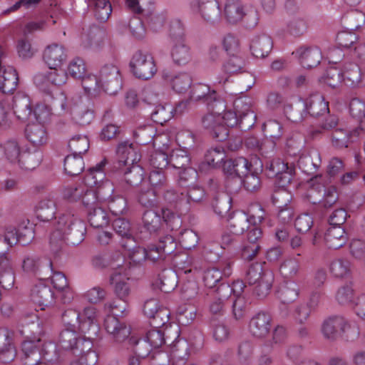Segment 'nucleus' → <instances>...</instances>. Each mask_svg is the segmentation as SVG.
<instances>
[{
  "label": "nucleus",
  "mask_w": 365,
  "mask_h": 365,
  "mask_svg": "<svg viewBox=\"0 0 365 365\" xmlns=\"http://www.w3.org/2000/svg\"><path fill=\"white\" fill-rule=\"evenodd\" d=\"M223 14L227 21L232 24L240 21L248 14L240 0H226Z\"/></svg>",
  "instance_id": "obj_28"
},
{
  "label": "nucleus",
  "mask_w": 365,
  "mask_h": 365,
  "mask_svg": "<svg viewBox=\"0 0 365 365\" xmlns=\"http://www.w3.org/2000/svg\"><path fill=\"white\" fill-rule=\"evenodd\" d=\"M320 81L331 88H336L342 82V72L335 67H331Z\"/></svg>",
  "instance_id": "obj_58"
},
{
  "label": "nucleus",
  "mask_w": 365,
  "mask_h": 365,
  "mask_svg": "<svg viewBox=\"0 0 365 365\" xmlns=\"http://www.w3.org/2000/svg\"><path fill=\"white\" fill-rule=\"evenodd\" d=\"M75 318L78 323V329L83 334L96 336L99 327L96 322V310L94 307H87L81 312L68 310L63 314V320L68 318Z\"/></svg>",
  "instance_id": "obj_10"
},
{
  "label": "nucleus",
  "mask_w": 365,
  "mask_h": 365,
  "mask_svg": "<svg viewBox=\"0 0 365 365\" xmlns=\"http://www.w3.org/2000/svg\"><path fill=\"white\" fill-rule=\"evenodd\" d=\"M342 82L351 88H359L365 84V75H363L358 65L347 63L342 71Z\"/></svg>",
  "instance_id": "obj_20"
},
{
  "label": "nucleus",
  "mask_w": 365,
  "mask_h": 365,
  "mask_svg": "<svg viewBox=\"0 0 365 365\" xmlns=\"http://www.w3.org/2000/svg\"><path fill=\"white\" fill-rule=\"evenodd\" d=\"M113 227L115 232L122 237L121 242H128V237H133L130 232V225L128 221L118 218L113 221Z\"/></svg>",
  "instance_id": "obj_63"
},
{
  "label": "nucleus",
  "mask_w": 365,
  "mask_h": 365,
  "mask_svg": "<svg viewBox=\"0 0 365 365\" xmlns=\"http://www.w3.org/2000/svg\"><path fill=\"white\" fill-rule=\"evenodd\" d=\"M299 287L296 282L289 281L282 285L277 291V297L282 303H290L297 299Z\"/></svg>",
  "instance_id": "obj_42"
},
{
  "label": "nucleus",
  "mask_w": 365,
  "mask_h": 365,
  "mask_svg": "<svg viewBox=\"0 0 365 365\" xmlns=\"http://www.w3.org/2000/svg\"><path fill=\"white\" fill-rule=\"evenodd\" d=\"M307 21L305 16L301 14L292 16L287 24V31L293 36L303 35L307 32Z\"/></svg>",
  "instance_id": "obj_39"
},
{
  "label": "nucleus",
  "mask_w": 365,
  "mask_h": 365,
  "mask_svg": "<svg viewBox=\"0 0 365 365\" xmlns=\"http://www.w3.org/2000/svg\"><path fill=\"white\" fill-rule=\"evenodd\" d=\"M67 58L66 50L58 43L47 46L43 53V61L49 68H62Z\"/></svg>",
  "instance_id": "obj_17"
},
{
  "label": "nucleus",
  "mask_w": 365,
  "mask_h": 365,
  "mask_svg": "<svg viewBox=\"0 0 365 365\" xmlns=\"http://www.w3.org/2000/svg\"><path fill=\"white\" fill-rule=\"evenodd\" d=\"M88 213V220L93 227L100 228L106 226L108 222V217L104 210L101 207H95Z\"/></svg>",
  "instance_id": "obj_53"
},
{
  "label": "nucleus",
  "mask_w": 365,
  "mask_h": 365,
  "mask_svg": "<svg viewBox=\"0 0 365 365\" xmlns=\"http://www.w3.org/2000/svg\"><path fill=\"white\" fill-rule=\"evenodd\" d=\"M56 210L55 202L50 196L42 198L35 208L37 218L43 222L52 220L56 214Z\"/></svg>",
  "instance_id": "obj_36"
},
{
  "label": "nucleus",
  "mask_w": 365,
  "mask_h": 365,
  "mask_svg": "<svg viewBox=\"0 0 365 365\" xmlns=\"http://www.w3.org/2000/svg\"><path fill=\"white\" fill-rule=\"evenodd\" d=\"M263 164L261 160L256 157H252L250 160L239 157L225 161L222 170L225 174L231 177L244 178L250 172L262 173Z\"/></svg>",
  "instance_id": "obj_9"
},
{
  "label": "nucleus",
  "mask_w": 365,
  "mask_h": 365,
  "mask_svg": "<svg viewBox=\"0 0 365 365\" xmlns=\"http://www.w3.org/2000/svg\"><path fill=\"white\" fill-rule=\"evenodd\" d=\"M242 66V61L238 56H232L229 60L223 65V71L225 74L222 77L219 78L217 83L221 84L225 83L228 79V73H234L241 70Z\"/></svg>",
  "instance_id": "obj_52"
},
{
  "label": "nucleus",
  "mask_w": 365,
  "mask_h": 365,
  "mask_svg": "<svg viewBox=\"0 0 365 365\" xmlns=\"http://www.w3.org/2000/svg\"><path fill=\"white\" fill-rule=\"evenodd\" d=\"M82 347L74 354L80 355L78 360L73 361L71 365H95L98 361V354L92 349L91 339H84L81 344Z\"/></svg>",
  "instance_id": "obj_25"
},
{
  "label": "nucleus",
  "mask_w": 365,
  "mask_h": 365,
  "mask_svg": "<svg viewBox=\"0 0 365 365\" xmlns=\"http://www.w3.org/2000/svg\"><path fill=\"white\" fill-rule=\"evenodd\" d=\"M271 317L265 313H259L250 322V333L258 338L266 336L271 328Z\"/></svg>",
  "instance_id": "obj_24"
},
{
  "label": "nucleus",
  "mask_w": 365,
  "mask_h": 365,
  "mask_svg": "<svg viewBox=\"0 0 365 365\" xmlns=\"http://www.w3.org/2000/svg\"><path fill=\"white\" fill-rule=\"evenodd\" d=\"M16 354L11 334L7 329H0V360L4 363L12 361Z\"/></svg>",
  "instance_id": "obj_30"
},
{
  "label": "nucleus",
  "mask_w": 365,
  "mask_h": 365,
  "mask_svg": "<svg viewBox=\"0 0 365 365\" xmlns=\"http://www.w3.org/2000/svg\"><path fill=\"white\" fill-rule=\"evenodd\" d=\"M191 12L209 23L220 20L221 11L216 0H191L189 3Z\"/></svg>",
  "instance_id": "obj_12"
},
{
  "label": "nucleus",
  "mask_w": 365,
  "mask_h": 365,
  "mask_svg": "<svg viewBox=\"0 0 365 365\" xmlns=\"http://www.w3.org/2000/svg\"><path fill=\"white\" fill-rule=\"evenodd\" d=\"M274 281V275L271 271H267L263 274V279L259 281L255 288V292L259 297H266Z\"/></svg>",
  "instance_id": "obj_57"
},
{
  "label": "nucleus",
  "mask_w": 365,
  "mask_h": 365,
  "mask_svg": "<svg viewBox=\"0 0 365 365\" xmlns=\"http://www.w3.org/2000/svg\"><path fill=\"white\" fill-rule=\"evenodd\" d=\"M31 300L41 310H44L54 304L55 297L51 288L40 282L32 289Z\"/></svg>",
  "instance_id": "obj_19"
},
{
  "label": "nucleus",
  "mask_w": 365,
  "mask_h": 365,
  "mask_svg": "<svg viewBox=\"0 0 365 365\" xmlns=\"http://www.w3.org/2000/svg\"><path fill=\"white\" fill-rule=\"evenodd\" d=\"M41 160V154L40 153H30L24 152L21 155V163L18 165L25 170H31L39 165Z\"/></svg>",
  "instance_id": "obj_56"
},
{
  "label": "nucleus",
  "mask_w": 365,
  "mask_h": 365,
  "mask_svg": "<svg viewBox=\"0 0 365 365\" xmlns=\"http://www.w3.org/2000/svg\"><path fill=\"white\" fill-rule=\"evenodd\" d=\"M162 78L174 92L180 94L188 91L192 85V78L186 72L163 70Z\"/></svg>",
  "instance_id": "obj_15"
},
{
  "label": "nucleus",
  "mask_w": 365,
  "mask_h": 365,
  "mask_svg": "<svg viewBox=\"0 0 365 365\" xmlns=\"http://www.w3.org/2000/svg\"><path fill=\"white\" fill-rule=\"evenodd\" d=\"M22 350L26 356V365H47L40 361V353L31 341H25L22 344Z\"/></svg>",
  "instance_id": "obj_47"
},
{
  "label": "nucleus",
  "mask_w": 365,
  "mask_h": 365,
  "mask_svg": "<svg viewBox=\"0 0 365 365\" xmlns=\"http://www.w3.org/2000/svg\"><path fill=\"white\" fill-rule=\"evenodd\" d=\"M327 246L331 249H339L347 241L345 230L341 226H331L324 237Z\"/></svg>",
  "instance_id": "obj_32"
},
{
  "label": "nucleus",
  "mask_w": 365,
  "mask_h": 365,
  "mask_svg": "<svg viewBox=\"0 0 365 365\" xmlns=\"http://www.w3.org/2000/svg\"><path fill=\"white\" fill-rule=\"evenodd\" d=\"M49 69L50 71L45 76V78L48 83L55 86H62L66 83L68 76L61 68Z\"/></svg>",
  "instance_id": "obj_61"
},
{
  "label": "nucleus",
  "mask_w": 365,
  "mask_h": 365,
  "mask_svg": "<svg viewBox=\"0 0 365 365\" xmlns=\"http://www.w3.org/2000/svg\"><path fill=\"white\" fill-rule=\"evenodd\" d=\"M89 5L93 7L94 15L99 21L105 22L109 19L112 13L109 0H89Z\"/></svg>",
  "instance_id": "obj_41"
},
{
  "label": "nucleus",
  "mask_w": 365,
  "mask_h": 365,
  "mask_svg": "<svg viewBox=\"0 0 365 365\" xmlns=\"http://www.w3.org/2000/svg\"><path fill=\"white\" fill-rule=\"evenodd\" d=\"M307 111L312 116H318L329 111L328 103L319 93L312 95L304 103Z\"/></svg>",
  "instance_id": "obj_37"
},
{
  "label": "nucleus",
  "mask_w": 365,
  "mask_h": 365,
  "mask_svg": "<svg viewBox=\"0 0 365 365\" xmlns=\"http://www.w3.org/2000/svg\"><path fill=\"white\" fill-rule=\"evenodd\" d=\"M0 153L4 154L6 158L11 163H20L21 155L23 153L21 151L19 143L15 140H10L0 146Z\"/></svg>",
  "instance_id": "obj_44"
},
{
  "label": "nucleus",
  "mask_w": 365,
  "mask_h": 365,
  "mask_svg": "<svg viewBox=\"0 0 365 365\" xmlns=\"http://www.w3.org/2000/svg\"><path fill=\"white\" fill-rule=\"evenodd\" d=\"M67 76L76 79H81L86 73V66L85 61L78 57L74 58L67 65Z\"/></svg>",
  "instance_id": "obj_49"
},
{
  "label": "nucleus",
  "mask_w": 365,
  "mask_h": 365,
  "mask_svg": "<svg viewBox=\"0 0 365 365\" xmlns=\"http://www.w3.org/2000/svg\"><path fill=\"white\" fill-rule=\"evenodd\" d=\"M103 91L113 95L121 88V78L118 68L113 63L103 65L98 73Z\"/></svg>",
  "instance_id": "obj_13"
},
{
  "label": "nucleus",
  "mask_w": 365,
  "mask_h": 365,
  "mask_svg": "<svg viewBox=\"0 0 365 365\" xmlns=\"http://www.w3.org/2000/svg\"><path fill=\"white\" fill-rule=\"evenodd\" d=\"M129 341L138 345L136 352L140 356L145 357L150 354L152 349L161 346L165 342V339L162 331L155 328L147 332L145 340L138 342V339L132 336L129 339Z\"/></svg>",
  "instance_id": "obj_14"
},
{
  "label": "nucleus",
  "mask_w": 365,
  "mask_h": 365,
  "mask_svg": "<svg viewBox=\"0 0 365 365\" xmlns=\"http://www.w3.org/2000/svg\"><path fill=\"white\" fill-rule=\"evenodd\" d=\"M171 56L173 61L179 65L187 63L190 59V49L185 45L182 36L173 39Z\"/></svg>",
  "instance_id": "obj_34"
},
{
  "label": "nucleus",
  "mask_w": 365,
  "mask_h": 365,
  "mask_svg": "<svg viewBox=\"0 0 365 365\" xmlns=\"http://www.w3.org/2000/svg\"><path fill=\"white\" fill-rule=\"evenodd\" d=\"M103 327L113 340L118 343L124 341L130 334V327L119 321L114 315L106 316Z\"/></svg>",
  "instance_id": "obj_16"
},
{
  "label": "nucleus",
  "mask_w": 365,
  "mask_h": 365,
  "mask_svg": "<svg viewBox=\"0 0 365 365\" xmlns=\"http://www.w3.org/2000/svg\"><path fill=\"white\" fill-rule=\"evenodd\" d=\"M113 192L110 195L109 199L105 201H108L109 210L113 215H122L126 210V200L122 196H113Z\"/></svg>",
  "instance_id": "obj_62"
},
{
  "label": "nucleus",
  "mask_w": 365,
  "mask_h": 365,
  "mask_svg": "<svg viewBox=\"0 0 365 365\" xmlns=\"http://www.w3.org/2000/svg\"><path fill=\"white\" fill-rule=\"evenodd\" d=\"M299 167L308 175L314 174L321 165V156L317 150H312L308 154L302 155L299 159Z\"/></svg>",
  "instance_id": "obj_35"
},
{
  "label": "nucleus",
  "mask_w": 365,
  "mask_h": 365,
  "mask_svg": "<svg viewBox=\"0 0 365 365\" xmlns=\"http://www.w3.org/2000/svg\"><path fill=\"white\" fill-rule=\"evenodd\" d=\"M128 7L133 12L150 13L153 9L152 0H126Z\"/></svg>",
  "instance_id": "obj_64"
},
{
  "label": "nucleus",
  "mask_w": 365,
  "mask_h": 365,
  "mask_svg": "<svg viewBox=\"0 0 365 365\" xmlns=\"http://www.w3.org/2000/svg\"><path fill=\"white\" fill-rule=\"evenodd\" d=\"M356 297L351 284L341 287L336 294V299L341 304L354 305Z\"/></svg>",
  "instance_id": "obj_51"
},
{
  "label": "nucleus",
  "mask_w": 365,
  "mask_h": 365,
  "mask_svg": "<svg viewBox=\"0 0 365 365\" xmlns=\"http://www.w3.org/2000/svg\"><path fill=\"white\" fill-rule=\"evenodd\" d=\"M359 135V131L356 129L351 132L336 129L332 133V143L338 148H346L349 143L353 142Z\"/></svg>",
  "instance_id": "obj_40"
},
{
  "label": "nucleus",
  "mask_w": 365,
  "mask_h": 365,
  "mask_svg": "<svg viewBox=\"0 0 365 365\" xmlns=\"http://www.w3.org/2000/svg\"><path fill=\"white\" fill-rule=\"evenodd\" d=\"M130 66L133 75L142 80L152 78L158 71L153 57L147 52H136L130 62Z\"/></svg>",
  "instance_id": "obj_11"
},
{
  "label": "nucleus",
  "mask_w": 365,
  "mask_h": 365,
  "mask_svg": "<svg viewBox=\"0 0 365 365\" xmlns=\"http://www.w3.org/2000/svg\"><path fill=\"white\" fill-rule=\"evenodd\" d=\"M129 280V274L126 271L116 272L111 277V283L114 287L115 293L125 303H127L131 292Z\"/></svg>",
  "instance_id": "obj_21"
},
{
  "label": "nucleus",
  "mask_w": 365,
  "mask_h": 365,
  "mask_svg": "<svg viewBox=\"0 0 365 365\" xmlns=\"http://www.w3.org/2000/svg\"><path fill=\"white\" fill-rule=\"evenodd\" d=\"M25 133L27 140L35 146H41L48 140V133L44 124L29 123L26 128Z\"/></svg>",
  "instance_id": "obj_29"
},
{
  "label": "nucleus",
  "mask_w": 365,
  "mask_h": 365,
  "mask_svg": "<svg viewBox=\"0 0 365 365\" xmlns=\"http://www.w3.org/2000/svg\"><path fill=\"white\" fill-rule=\"evenodd\" d=\"M143 222L149 232H155L160 227L161 218L154 210H148L143 213Z\"/></svg>",
  "instance_id": "obj_55"
},
{
  "label": "nucleus",
  "mask_w": 365,
  "mask_h": 365,
  "mask_svg": "<svg viewBox=\"0 0 365 365\" xmlns=\"http://www.w3.org/2000/svg\"><path fill=\"white\" fill-rule=\"evenodd\" d=\"M84 162L80 155H68L64 160V169L71 175H76L82 172Z\"/></svg>",
  "instance_id": "obj_50"
},
{
  "label": "nucleus",
  "mask_w": 365,
  "mask_h": 365,
  "mask_svg": "<svg viewBox=\"0 0 365 365\" xmlns=\"http://www.w3.org/2000/svg\"><path fill=\"white\" fill-rule=\"evenodd\" d=\"M295 55L299 58L302 66L307 68L317 66L322 59L321 51L317 48H299Z\"/></svg>",
  "instance_id": "obj_33"
},
{
  "label": "nucleus",
  "mask_w": 365,
  "mask_h": 365,
  "mask_svg": "<svg viewBox=\"0 0 365 365\" xmlns=\"http://www.w3.org/2000/svg\"><path fill=\"white\" fill-rule=\"evenodd\" d=\"M68 326L60 334L58 343L61 347L65 350H71L75 353L82 347L81 343L84 339H91V337L78 336L74 330L75 324L68 322Z\"/></svg>",
  "instance_id": "obj_18"
},
{
  "label": "nucleus",
  "mask_w": 365,
  "mask_h": 365,
  "mask_svg": "<svg viewBox=\"0 0 365 365\" xmlns=\"http://www.w3.org/2000/svg\"><path fill=\"white\" fill-rule=\"evenodd\" d=\"M82 347L74 354L80 355L78 360L73 361L71 365H95L98 361V354L92 349L91 339H84L81 344Z\"/></svg>",
  "instance_id": "obj_26"
},
{
  "label": "nucleus",
  "mask_w": 365,
  "mask_h": 365,
  "mask_svg": "<svg viewBox=\"0 0 365 365\" xmlns=\"http://www.w3.org/2000/svg\"><path fill=\"white\" fill-rule=\"evenodd\" d=\"M60 115L67 120L81 125L89 124L93 119V111L87 99L73 98L67 100L63 93L60 95Z\"/></svg>",
  "instance_id": "obj_8"
},
{
  "label": "nucleus",
  "mask_w": 365,
  "mask_h": 365,
  "mask_svg": "<svg viewBox=\"0 0 365 365\" xmlns=\"http://www.w3.org/2000/svg\"><path fill=\"white\" fill-rule=\"evenodd\" d=\"M104 165L105 163L101 162L96 168H91L85 177V191L81 200L89 210L97 207L99 202L108 200L114 191L113 185L110 181H103L106 175L102 168Z\"/></svg>",
  "instance_id": "obj_2"
},
{
  "label": "nucleus",
  "mask_w": 365,
  "mask_h": 365,
  "mask_svg": "<svg viewBox=\"0 0 365 365\" xmlns=\"http://www.w3.org/2000/svg\"><path fill=\"white\" fill-rule=\"evenodd\" d=\"M81 79L82 86L85 91L88 93L96 94L102 91H103V85L98 76L92 73H86Z\"/></svg>",
  "instance_id": "obj_48"
},
{
  "label": "nucleus",
  "mask_w": 365,
  "mask_h": 365,
  "mask_svg": "<svg viewBox=\"0 0 365 365\" xmlns=\"http://www.w3.org/2000/svg\"><path fill=\"white\" fill-rule=\"evenodd\" d=\"M82 347L74 354L80 355L78 360L73 361L71 365H95L98 361V354L92 349L91 339H84L81 344Z\"/></svg>",
  "instance_id": "obj_27"
},
{
  "label": "nucleus",
  "mask_w": 365,
  "mask_h": 365,
  "mask_svg": "<svg viewBox=\"0 0 365 365\" xmlns=\"http://www.w3.org/2000/svg\"><path fill=\"white\" fill-rule=\"evenodd\" d=\"M226 158V153L222 147H215L207 150L205 159L206 163L212 167H219Z\"/></svg>",
  "instance_id": "obj_54"
},
{
  "label": "nucleus",
  "mask_w": 365,
  "mask_h": 365,
  "mask_svg": "<svg viewBox=\"0 0 365 365\" xmlns=\"http://www.w3.org/2000/svg\"><path fill=\"white\" fill-rule=\"evenodd\" d=\"M169 165L177 170H181L186 166H188L190 158L187 155V150L182 148H170Z\"/></svg>",
  "instance_id": "obj_43"
},
{
  "label": "nucleus",
  "mask_w": 365,
  "mask_h": 365,
  "mask_svg": "<svg viewBox=\"0 0 365 365\" xmlns=\"http://www.w3.org/2000/svg\"><path fill=\"white\" fill-rule=\"evenodd\" d=\"M190 100L191 101H203L212 108L218 100L216 98V92L210 91V87L203 83H197L190 87Z\"/></svg>",
  "instance_id": "obj_22"
},
{
  "label": "nucleus",
  "mask_w": 365,
  "mask_h": 365,
  "mask_svg": "<svg viewBox=\"0 0 365 365\" xmlns=\"http://www.w3.org/2000/svg\"><path fill=\"white\" fill-rule=\"evenodd\" d=\"M0 267L4 271L0 274V284L5 289H11L14 284V275L11 269V264L8 257H1Z\"/></svg>",
  "instance_id": "obj_45"
},
{
  "label": "nucleus",
  "mask_w": 365,
  "mask_h": 365,
  "mask_svg": "<svg viewBox=\"0 0 365 365\" xmlns=\"http://www.w3.org/2000/svg\"><path fill=\"white\" fill-rule=\"evenodd\" d=\"M155 133L154 128L152 125H146L139 128L135 132V135L139 138V143L146 144L147 139L143 137L148 135V140L153 139V145L155 148V152L151 155L150 163L153 168L158 170H162L169 165L168 153H170V138L165 134H158L153 136Z\"/></svg>",
  "instance_id": "obj_6"
},
{
  "label": "nucleus",
  "mask_w": 365,
  "mask_h": 365,
  "mask_svg": "<svg viewBox=\"0 0 365 365\" xmlns=\"http://www.w3.org/2000/svg\"><path fill=\"white\" fill-rule=\"evenodd\" d=\"M344 324V318L341 317H334L324 321L322 326V332L327 339H333L336 336L339 329Z\"/></svg>",
  "instance_id": "obj_46"
},
{
  "label": "nucleus",
  "mask_w": 365,
  "mask_h": 365,
  "mask_svg": "<svg viewBox=\"0 0 365 365\" xmlns=\"http://www.w3.org/2000/svg\"><path fill=\"white\" fill-rule=\"evenodd\" d=\"M272 41L267 34L257 35L252 39L250 50L257 58L267 56L272 48Z\"/></svg>",
  "instance_id": "obj_31"
},
{
  "label": "nucleus",
  "mask_w": 365,
  "mask_h": 365,
  "mask_svg": "<svg viewBox=\"0 0 365 365\" xmlns=\"http://www.w3.org/2000/svg\"><path fill=\"white\" fill-rule=\"evenodd\" d=\"M14 113L20 120H35L36 123L44 125L51 120V108L44 102L32 104L28 96L18 94L14 98Z\"/></svg>",
  "instance_id": "obj_5"
},
{
  "label": "nucleus",
  "mask_w": 365,
  "mask_h": 365,
  "mask_svg": "<svg viewBox=\"0 0 365 365\" xmlns=\"http://www.w3.org/2000/svg\"><path fill=\"white\" fill-rule=\"evenodd\" d=\"M121 245L133 262L140 263L147 259V250L138 246L134 237H128V242H121Z\"/></svg>",
  "instance_id": "obj_38"
},
{
  "label": "nucleus",
  "mask_w": 365,
  "mask_h": 365,
  "mask_svg": "<svg viewBox=\"0 0 365 365\" xmlns=\"http://www.w3.org/2000/svg\"><path fill=\"white\" fill-rule=\"evenodd\" d=\"M222 272L217 268H208L202 274L204 285L208 289L214 288L222 279Z\"/></svg>",
  "instance_id": "obj_59"
},
{
  "label": "nucleus",
  "mask_w": 365,
  "mask_h": 365,
  "mask_svg": "<svg viewBox=\"0 0 365 365\" xmlns=\"http://www.w3.org/2000/svg\"><path fill=\"white\" fill-rule=\"evenodd\" d=\"M68 145L76 154L79 155L88 150L89 140L86 135H76L69 140Z\"/></svg>",
  "instance_id": "obj_60"
},
{
  "label": "nucleus",
  "mask_w": 365,
  "mask_h": 365,
  "mask_svg": "<svg viewBox=\"0 0 365 365\" xmlns=\"http://www.w3.org/2000/svg\"><path fill=\"white\" fill-rule=\"evenodd\" d=\"M235 111L227 110L225 103L222 100H217L212 106V111L207 114L202 119V125L205 128L210 130L213 137L220 141L225 140L228 136L227 127H234L239 121V118L247 116L252 118V123L255 120L256 115L250 110V104L247 98H237L233 104Z\"/></svg>",
  "instance_id": "obj_1"
},
{
  "label": "nucleus",
  "mask_w": 365,
  "mask_h": 365,
  "mask_svg": "<svg viewBox=\"0 0 365 365\" xmlns=\"http://www.w3.org/2000/svg\"><path fill=\"white\" fill-rule=\"evenodd\" d=\"M264 219V210L261 205L255 204L252 205L249 213L237 211L233 213L229 220V229L230 232L235 235L247 232V240L256 242L262 236L261 230L257 226Z\"/></svg>",
  "instance_id": "obj_3"
},
{
  "label": "nucleus",
  "mask_w": 365,
  "mask_h": 365,
  "mask_svg": "<svg viewBox=\"0 0 365 365\" xmlns=\"http://www.w3.org/2000/svg\"><path fill=\"white\" fill-rule=\"evenodd\" d=\"M117 155L120 166H125V181L132 186H137L143 180L144 170L137 165L141 155L132 143L123 142L117 148Z\"/></svg>",
  "instance_id": "obj_7"
},
{
  "label": "nucleus",
  "mask_w": 365,
  "mask_h": 365,
  "mask_svg": "<svg viewBox=\"0 0 365 365\" xmlns=\"http://www.w3.org/2000/svg\"><path fill=\"white\" fill-rule=\"evenodd\" d=\"M86 225L83 221L71 212L59 216L50 236V243H58L68 238L73 245L84 240Z\"/></svg>",
  "instance_id": "obj_4"
},
{
  "label": "nucleus",
  "mask_w": 365,
  "mask_h": 365,
  "mask_svg": "<svg viewBox=\"0 0 365 365\" xmlns=\"http://www.w3.org/2000/svg\"><path fill=\"white\" fill-rule=\"evenodd\" d=\"M291 200L290 194L284 189H280L273 195V201L281 208L278 216L283 223L289 222L293 217V211L287 207V203Z\"/></svg>",
  "instance_id": "obj_23"
}]
</instances>
